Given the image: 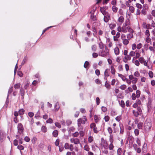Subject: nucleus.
<instances>
[{"mask_svg": "<svg viewBox=\"0 0 155 155\" xmlns=\"http://www.w3.org/2000/svg\"><path fill=\"white\" fill-rule=\"evenodd\" d=\"M117 31L118 32H122L123 33H126L127 31L131 33H133L134 32L133 30L131 27L128 26L127 22L126 21L123 24L121 27L120 26H118L117 28Z\"/></svg>", "mask_w": 155, "mask_h": 155, "instance_id": "nucleus-1", "label": "nucleus"}, {"mask_svg": "<svg viewBox=\"0 0 155 155\" xmlns=\"http://www.w3.org/2000/svg\"><path fill=\"white\" fill-rule=\"evenodd\" d=\"M109 54L108 50L107 47H105V49H102L100 51L99 55L101 56L105 57Z\"/></svg>", "mask_w": 155, "mask_h": 155, "instance_id": "nucleus-2", "label": "nucleus"}, {"mask_svg": "<svg viewBox=\"0 0 155 155\" xmlns=\"http://www.w3.org/2000/svg\"><path fill=\"white\" fill-rule=\"evenodd\" d=\"M101 145L105 149H107L108 147V143L103 138H101Z\"/></svg>", "mask_w": 155, "mask_h": 155, "instance_id": "nucleus-3", "label": "nucleus"}, {"mask_svg": "<svg viewBox=\"0 0 155 155\" xmlns=\"http://www.w3.org/2000/svg\"><path fill=\"white\" fill-rule=\"evenodd\" d=\"M152 127V124L147 121H145L144 125V128L145 130L148 131L150 130Z\"/></svg>", "mask_w": 155, "mask_h": 155, "instance_id": "nucleus-4", "label": "nucleus"}, {"mask_svg": "<svg viewBox=\"0 0 155 155\" xmlns=\"http://www.w3.org/2000/svg\"><path fill=\"white\" fill-rule=\"evenodd\" d=\"M17 129L18 133L19 134H21L23 133L24 129L23 125L21 123H19L18 124Z\"/></svg>", "mask_w": 155, "mask_h": 155, "instance_id": "nucleus-5", "label": "nucleus"}, {"mask_svg": "<svg viewBox=\"0 0 155 155\" xmlns=\"http://www.w3.org/2000/svg\"><path fill=\"white\" fill-rule=\"evenodd\" d=\"M82 123L83 124L82 119L81 118L78 119L77 120V125L78 130H82L83 129V127L81 125Z\"/></svg>", "mask_w": 155, "mask_h": 155, "instance_id": "nucleus-6", "label": "nucleus"}, {"mask_svg": "<svg viewBox=\"0 0 155 155\" xmlns=\"http://www.w3.org/2000/svg\"><path fill=\"white\" fill-rule=\"evenodd\" d=\"M140 62L142 64H143L145 66H147V62L146 61V60H145L144 58L143 57H140L138 59Z\"/></svg>", "mask_w": 155, "mask_h": 155, "instance_id": "nucleus-7", "label": "nucleus"}, {"mask_svg": "<svg viewBox=\"0 0 155 155\" xmlns=\"http://www.w3.org/2000/svg\"><path fill=\"white\" fill-rule=\"evenodd\" d=\"M70 141L71 143H74L76 145L80 143V140L78 138H71L70 139Z\"/></svg>", "mask_w": 155, "mask_h": 155, "instance_id": "nucleus-8", "label": "nucleus"}, {"mask_svg": "<svg viewBox=\"0 0 155 155\" xmlns=\"http://www.w3.org/2000/svg\"><path fill=\"white\" fill-rule=\"evenodd\" d=\"M131 59L129 54H127L123 57V61L124 63H127L128 61H130Z\"/></svg>", "mask_w": 155, "mask_h": 155, "instance_id": "nucleus-9", "label": "nucleus"}, {"mask_svg": "<svg viewBox=\"0 0 155 155\" xmlns=\"http://www.w3.org/2000/svg\"><path fill=\"white\" fill-rule=\"evenodd\" d=\"M142 27L145 29H151V25L150 24H147L145 22H143L142 24Z\"/></svg>", "mask_w": 155, "mask_h": 155, "instance_id": "nucleus-10", "label": "nucleus"}, {"mask_svg": "<svg viewBox=\"0 0 155 155\" xmlns=\"http://www.w3.org/2000/svg\"><path fill=\"white\" fill-rule=\"evenodd\" d=\"M110 69L107 68L104 71V79L106 81L107 80V78L109 76V72H110Z\"/></svg>", "mask_w": 155, "mask_h": 155, "instance_id": "nucleus-11", "label": "nucleus"}, {"mask_svg": "<svg viewBox=\"0 0 155 155\" xmlns=\"http://www.w3.org/2000/svg\"><path fill=\"white\" fill-rule=\"evenodd\" d=\"M96 8L95 6H93L90 8L89 12L91 14H94V12L96 10Z\"/></svg>", "mask_w": 155, "mask_h": 155, "instance_id": "nucleus-12", "label": "nucleus"}, {"mask_svg": "<svg viewBox=\"0 0 155 155\" xmlns=\"http://www.w3.org/2000/svg\"><path fill=\"white\" fill-rule=\"evenodd\" d=\"M147 144L144 143L143 146L142 150V153H145L147 151Z\"/></svg>", "mask_w": 155, "mask_h": 155, "instance_id": "nucleus-13", "label": "nucleus"}, {"mask_svg": "<svg viewBox=\"0 0 155 155\" xmlns=\"http://www.w3.org/2000/svg\"><path fill=\"white\" fill-rule=\"evenodd\" d=\"M110 72L113 75H114L115 74L116 70L113 66H112L110 67Z\"/></svg>", "mask_w": 155, "mask_h": 155, "instance_id": "nucleus-14", "label": "nucleus"}, {"mask_svg": "<svg viewBox=\"0 0 155 155\" xmlns=\"http://www.w3.org/2000/svg\"><path fill=\"white\" fill-rule=\"evenodd\" d=\"M124 18L122 16H120L118 19V21L121 23H122L124 22Z\"/></svg>", "mask_w": 155, "mask_h": 155, "instance_id": "nucleus-15", "label": "nucleus"}, {"mask_svg": "<svg viewBox=\"0 0 155 155\" xmlns=\"http://www.w3.org/2000/svg\"><path fill=\"white\" fill-rule=\"evenodd\" d=\"M108 149L110 150H113L114 147L113 143H110L109 144H108Z\"/></svg>", "mask_w": 155, "mask_h": 155, "instance_id": "nucleus-16", "label": "nucleus"}, {"mask_svg": "<svg viewBox=\"0 0 155 155\" xmlns=\"http://www.w3.org/2000/svg\"><path fill=\"white\" fill-rule=\"evenodd\" d=\"M114 52L116 55H118L120 53V50L118 47L115 48L114 49Z\"/></svg>", "mask_w": 155, "mask_h": 155, "instance_id": "nucleus-17", "label": "nucleus"}, {"mask_svg": "<svg viewBox=\"0 0 155 155\" xmlns=\"http://www.w3.org/2000/svg\"><path fill=\"white\" fill-rule=\"evenodd\" d=\"M84 149L87 151H89L90 150V148L88 144H86L84 147Z\"/></svg>", "mask_w": 155, "mask_h": 155, "instance_id": "nucleus-18", "label": "nucleus"}, {"mask_svg": "<svg viewBox=\"0 0 155 155\" xmlns=\"http://www.w3.org/2000/svg\"><path fill=\"white\" fill-rule=\"evenodd\" d=\"M60 107V105L58 103H56L55 105L54 111L55 112L57 111Z\"/></svg>", "mask_w": 155, "mask_h": 155, "instance_id": "nucleus-19", "label": "nucleus"}, {"mask_svg": "<svg viewBox=\"0 0 155 155\" xmlns=\"http://www.w3.org/2000/svg\"><path fill=\"white\" fill-rule=\"evenodd\" d=\"M116 25L115 23H111L109 24V27L111 29H114L116 26Z\"/></svg>", "mask_w": 155, "mask_h": 155, "instance_id": "nucleus-20", "label": "nucleus"}, {"mask_svg": "<svg viewBox=\"0 0 155 155\" xmlns=\"http://www.w3.org/2000/svg\"><path fill=\"white\" fill-rule=\"evenodd\" d=\"M52 134L54 137H56L58 135V131L57 130H55L53 132Z\"/></svg>", "mask_w": 155, "mask_h": 155, "instance_id": "nucleus-21", "label": "nucleus"}, {"mask_svg": "<svg viewBox=\"0 0 155 155\" xmlns=\"http://www.w3.org/2000/svg\"><path fill=\"white\" fill-rule=\"evenodd\" d=\"M90 18L94 21H96L97 19L96 16L94 14H93V15L92 14H91Z\"/></svg>", "mask_w": 155, "mask_h": 155, "instance_id": "nucleus-22", "label": "nucleus"}, {"mask_svg": "<svg viewBox=\"0 0 155 155\" xmlns=\"http://www.w3.org/2000/svg\"><path fill=\"white\" fill-rule=\"evenodd\" d=\"M133 113L134 115L136 117H137L139 115V113L138 111L135 110H133Z\"/></svg>", "mask_w": 155, "mask_h": 155, "instance_id": "nucleus-23", "label": "nucleus"}, {"mask_svg": "<svg viewBox=\"0 0 155 155\" xmlns=\"http://www.w3.org/2000/svg\"><path fill=\"white\" fill-rule=\"evenodd\" d=\"M129 40L128 39H125L122 40V42L124 45H127L129 43Z\"/></svg>", "mask_w": 155, "mask_h": 155, "instance_id": "nucleus-24", "label": "nucleus"}, {"mask_svg": "<svg viewBox=\"0 0 155 155\" xmlns=\"http://www.w3.org/2000/svg\"><path fill=\"white\" fill-rule=\"evenodd\" d=\"M94 119L96 123H97L100 120L99 117H98V116L96 115L94 116Z\"/></svg>", "mask_w": 155, "mask_h": 155, "instance_id": "nucleus-25", "label": "nucleus"}, {"mask_svg": "<svg viewBox=\"0 0 155 155\" xmlns=\"http://www.w3.org/2000/svg\"><path fill=\"white\" fill-rule=\"evenodd\" d=\"M41 130L44 133H46L47 131V128L45 126H43L41 128Z\"/></svg>", "mask_w": 155, "mask_h": 155, "instance_id": "nucleus-26", "label": "nucleus"}, {"mask_svg": "<svg viewBox=\"0 0 155 155\" xmlns=\"http://www.w3.org/2000/svg\"><path fill=\"white\" fill-rule=\"evenodd\" d=\"M127 39L129 40L131 39V38L133 37V33H130L127 34Z\"/></svg>", "mask_w": 155, "mask_h": 155, "instance_id": "nucleus-27", "label": "nucleus"}, {"mask_svg": "<svg viewBox=\"0 0 155 155\" xmlns=\"http://www.w3.org/2000/svg\"><path fill=\"white\" fill-rule=\"evenodd\" d=\"M91 49L92 51H95L97 49V46L95 45H92L91 47Z\"/></svg>", "mask_w": 155, "mask_h": 155, "instance_id": "nucleus-28", "label": "nucleus"}, {"mask_svg": "<svg viewBox=\"0 0 155 155\" xmlns=\"http://www.w3.org/2000/svg\"><path fill=\"white\" fill-rule=\"evenodd\" d=\"M123 151L121 148H119L117 151V155H121Z\"/></svg>", "mask_w": 155, "mask_h": 155, "instance_id": "nucleus-29", "label": "nucleus"}, {"mask_svg": "<svg viewBox=\"0 0 155 155\" xmlns=\"http://www.w3.org/2000/svg\"><path fill=\"white\" fill-rule=\"evenodd\" d=\"M20 94L21 96L24 97V96L25 95V91L23 88H22L21 87L20 89Z\"/></svg>", "mask_w": 155, "mask_h": 155, "instance_id": "nucleus-30", "label": "nucleus"}, {"mask_svg": "<svg viewBox=\"0 0 155 155\" xmlns=\"http://www.w3.org/2000/svg\"><path fill=\"white\" fill-rule=\"evenodd\" d=\"M120 133L122 134L124 132V127L122 124L120 125Z\"/></svg>", "mask_w": 155, "mask_h": 155, "instance_id": "nucleus-31", "label": "nucleus"}, {"mask_svg": "<svg viewBox=\"0 0 155 155\" xmlns=\"http://www.w3.org/2000/svg\"><path fill=\"white\" fill-rule=\"evenodd\" d=\"M105 86L108 90L110 89L111 88L110 85L107 82V81L105 82Z\"/></svg>", "mask_w": 155, "mask_h": 155, "instance_id": "nucleus-32", "label": "nucleus"}, {"mask_svg": "<svg viewBox=\"0 0 155 155\" xmlns=\"http://www.w3.org/2000/svg\"><path fill=\"white\" fill-rule=\"evenodd\" d=\"M20 84L19 83H18L15 84L14 86V87L15 89H17L20 87Z\"/></svg>", "mask_w": 155, "mask_h": 155, "instance_id": "nucleus-33", "label": "nucleus"}, {"mask_svg": "<svg viewBox=\"0 0 155 155\" xmlns=\"http://www.w3.org/2000/svg\"><path fill=\"white\" fill-rule=\"evenodd\" d=\"M25 112V110L23 109H20L18 111V113L20 115H23Z\"/></svg>", "mask_w": 155, "mask_h": 155, "instance_id": "nucleus-34", "label": "nucleus"}, {"mask_svg": "<svg viewBox=\"0 0 155 155\" xmlns=\"http://www.w3.org/2000/svg\"><path fill=\"white\" fill-rule=\"evenodd\" d=\"M82 120V121L83 122V124H85L86 122L87 121V117L86 116H83V118Z\"/></svg>", "mask_w": 155, "mask_h": 155, "instance_id": "nucleus-35", "label": "nucleus"}, {"mask_svg": "<svg viewBox=\"0 0 155 155\" xmlns=\"http://www.w3.org/2000/svg\"><path fill=\"white\" fill-rule=\"evenodd\" d=\"M100 11L103 15L107 12L106 11L105 8L104 7H101L100 8Z\"/></svg>", "mask_w": 155, "mask_h": 155, "instance_id": "nucleus-36", "label": "nucleus"}, {"mask_svg": "<svg viewBox=\"0 0 155 155\" xmlns=\"http://www.w3.org/2000/svg\"><path fill=\"white\" fill-rule=\"evenodd\" d=\"M140 94V91L138 90H137L136 91V96L137 98H139Z\"/></svg>", "mask_w": 155, "mask_h": 155, "instance_id": "nucleus-37", "label": "nucleus"}, {"mask_svg": "<svg viewBox=\"0 0 155 155\" xmlns=\"http://www.w3.org/2000/svg\"><path fill=\"white\" fill-rule=\"evenodd\" d=\"M148 30L149 29H147L144 32L145 35L146 36V37H150V31Z\"/></svg>", "mask_w": 155, "mask_h": 155, "instance_id": "nucleus-38", "label": "nucleus"}, {"mask_svg": "<svg viewBox=\"0 0 155 155\" xmlns=\"http://www.w3.org/2000/svg\"><path fill=\"white\" fill-rule=\"evenodd\" d=\"M140 53L138 52H136L135 53V57H134L133 58V59L134 58H138V59L139 58H140Z\"/></svg>", "mask_w": 155, "mask_h": 155, "instance_id": "nucleus-39", "label": "nucleus"}, {"mask_svg": "<svg viewBox=\"0 0 155 155\" xmlns=\"http://www.w3.org/2000/svg\"><path fill=\"white\" fill-rule=\"evenodd\" d=\"M110 20V18L104 16V21L105 22L107 23L109 21V20Z\"/></svg>", "mask_w": 155, "mask_h": 155, "instance_id": "nucleus-40", "label": "nucleus"}, {"mask_svg": "<svg viewBox=\"0 0 155 155\" xmlns=\"http://www.w3.org/2000/svg\"><path fill=\"white\" fill-rule=\"evenodd\" d=\"M99 47L100 49H102L104 48V45L103 44V43L101 41L99 43Z\"/></svg>", "mask_w": 155, "mask_h": 155, "instance_id": "nucleus-41", "label": "nucleus"}, {"mask_svg": "<svg viewBox=\"0 0 155 155\" xmlns=\"http://www.w3.org/2000/svg\"><path fill=\"white\" fill-rule=\"evenodd\" d=\"M134 134L136 136H137L139 134V131L138 129H136L134 130Z\"/></svg>", "mask_w": 155, "mask_h": 155, "instance_id": "nucleus-42", "label": "nucleus"}, {"mask_svg": "<svg viewBox=\"0 0 155 155\" xmlns=\"http://www.w3.org/2000/svg\"><path fill=\"white\" fill-rule=\"evenodd\" d=\"M94 140V138L93 137L90 136L88 138V142L89 143H91Z\"/></svg>", "mask_w": 155, "mask_h": 155, "instance_id": "nucleus-43", "label": "nucleus"}, {"mask_svg": "<svg viewBox=\"0 0 155 155\" xmlns=\"http://www.w3.org/2000/svg\"><path fill=\"white\" fill-rule=\"evenodd\" d=\"M122 119V117L121 115H120L117 116L115 118V120L118 122L120 121Z\"/></svg>", "mask_w": 155, "mask_h": 155, "instance_id": "nucleus-44", "label": "nucleus"}, {"mask_svg": "<svg viewBox=\"0 0 155 155\" xmlns=\"http://www.w3.org/2000/svg\"><path fill=\"white\" fill-rule=\"evenodd\" d=\"M129 55L130 57H134L135 54V52L133 51H131L129 53Z\"/></svg>", "mask_w": 155, "mask_h": 155, "instance_id": "nucleus-45", "label": "nucleus"}, {"mask_svg": "<svg viewBox=\"0 0 155 155\" xmlns=\"http://www.w3.org/2000/svg\"><path fill=\"white\" fill-rule=\"evenodd\" d=\"M17 148L20 150L21 153V150H23L24 149V147L21 145H18L17 147Z\"/></svg>", "mask_w": 155, "mask_h": 155, "instance_id": "nucleus-46", "label": "nucleus"}, {"mask_svg": "<svg viewBox=\"0 0 155 155\" xmlns=\"http://www.w3.org/2000/svg\"><path fill=\"white\" fill-rule=\"evenodd\" d=\"M129 9L131 13H133L135 11V8L134 7L132 6H131L129 8Z\"/></svg>", "mask_w": 155, "mask_h": 155, "instance_id": "nucleus-47", "label": "nucleus"}, {"mask_svg": "<svg viewBox=\"0 0 155 155\" xmlns=\"http://www.w3.org/2000/svg\"><path fill=\"white\" fill-rule=\"evenodd\" d=\"M143 46V45L141 43H139L137 45V49L139 50L141 49Z\"/></svg>", "mask_w": 155, "mask_h": 155, "instance_id": "nucleus-48", "label": "nucleus"}, {"mask_svg": "<svg viewBox=\"0 0 155 155\" xmlns=\"http://www.w3.org/2000/svg\"><path fill=\"white\" fill-rule=\"evenodd\" d=\"M149 77L150 78H152L153 76V73L151 71H149L148 72Z\"/></svg>", "mask_w": 155, "mask_h": 155, "instance_id": "nucleus-49", "label": "nucleus"}, {"mask_svg": "<svg viewBox=\"0 0 155 155\" xmlns=\"http://www.w3.org/2000/svg\"><path fill=\"white\" fill-rule=\"evenodd\" d=\"M143 123L141 122L137 124V127L139 129H141L142 128Z\"/></svg>", "mask_w": 155, "mask_h": 155, "instance_id": "nucleus-50", "label": "nucleus"}, {"mask_svg": "<svg viewBox=\"0 0 155 155\" xmlns=\"http://www.w3.org/2000/svg\"><path fill=\"white\" fill-rule=\"evenodd\" d=\"M112 10L115 13L117 12L118 10V8L115 6H113L112 7Z\"/></svg>", "mask_w": 155, "mask_h": 155, "instance_id": "nucleus-51", "label": "nucleus"}, {"mask_svg": "<svg viewBox=\"0 0 155 155\" xmlns=\"http://www.w3.org/2000/svg\"><path fill=\"white\" fill-rule=\"evenodd\" d=\"M79 135V133L78 132H76L72 134V136L74 137H77Z\"/></svg>", "mask_w": 155, "mask_h": 155, "instance_id": "nucleus-52", "label": "nucleus"}, {"mask_svg": "<svg viewBox=\"0 0 155 155\" xmlns=\"http://www.w3.org/2000/svg\"><path fill=\"white\" fill-rule=\"evenodd\" d=\"M136 6L137 8V9H141L142 8V5L140 4L137 3L136 4Z\"/></svg>", "mask_w": 155, "mask_h": 155, "instance_id": "nucleus-53", "label": "nucleus"}, {"mask_svg": "<svg viewBox=\"0 0 155 155\" xmlns=\"http://www.w3.org/2000/svg\"><path fill=\"white\" fill-rule=\"evenodd\" d=\"M69 144L68 143H65L64 145V148L66 150H68L69 148Z\"/></svg>", "mask_w": 155, "mask_h": 155, "instance_id": "nucleus-54", "label": "nucleus"}, {"mask_svg": "<svg viewBox=\"0 0 155 155\" xmlns=\"http://www.w3.org/2000/svg\"><path fill=\"white\" fill-rule=\"evenodd\" d=\"M59 151L60 152H61L62 151L64 150V147H63V145H60L59 146Z\"/></svg>", "mask_w": 155, "mask_h": 155, "instance_id": "nucleus-55", "label": "nucleus"}, {"mask_svg": "<svg viewBox=\"0 0 155 155\" xmlns=\"http://www.w3.org/2000/svg\"><path fill=\"white\" fill-rule=\"evenodd\" d=\"M132 49L133 50H134L136 49V48H137V45L136 44L134 43L133 44H132Z\"/></svg>", "mask_w": 155, "mask_h": 155, "instance_id": "nucleus-56", "label": "nucleus"}, {"mask_svg": "<svg viewBox=\"0 0 155 155\" xmlns=\"http://www.w3.org/2000/svg\"><path fill=\"white\" fill-rule=\"evenodd\" d=\"M103 15H104V16L106 17L111 18L110 15L108 12H107Z\"/></svg>", "mask_w": 155, "mask_h": 155, "instance_id": "nucleus-57", "label": "nucleus"}, {"mask_svg": "<svg viewBox=\"0 0 155 155\" xmlns=\"http://www.w3.org/2000/svg\"><path fill=\"white\" fill-rule=\"evenodd\" d=\"M109 141L110 143H113L114 142V140L113 136L112 135H110V136Z\"/></svg>", "mask_w": 155, "mask_h": 155, "instance_id": "nucleus-58", "label": "nucleus"}, {"mask_svg": "<svg viewBox=\"0 0 155 155\" xmlns=\"http://www.w3.org/2000/svg\"><path fill=\"white\" fill-rule=\"evenodd\" d=\"M120 88L122 90H125L127 87V86L125 84H123L120 87Z\"/></svg>", "mask_w": 155, "mask_h": 155, "instance_id": "nucleus-59", "label": "nucleus"}, {"mask_svg": "<svg viewBox=\"0 0 155 155\" xmlns=\"http://www.w3.org/2000/svg\"><path fill=\"white\" fill-rule=\"evenodd\" d=\"M107 130L109 133L110 135H112L111 134L113 132V130L110 127H109L107 128Z\"/></svg>", "mask_w": 155, "mask_h": 155, "instance_id": "nucleus-60", "label": "nucleus"}, {"mask_svg": "<svg viewBox=\"0 0 155 155\" xmlns=\"http://www.w3.org/2000/svg\"><path fill=\"white\" fill-rule=\"evenodd\" d=\"M120 106L123 108H124L125 107V104L124 101L123 100H121L120 103Z\"/></svg>", "mask_w": 155, "mask_h": 155, "instance_id": "nucleus-61", "label": "nucleus"}, {"mask_svg": "<svg viewBox=\"0 0 155 155\" xmlns=\"http://www.w3.org/2000/svg\"><path fill=\"white\" fill-rule=\"evenodd\" d=\"M131 98L133 100H136L137 97L136 96V94L135 93H133L132 94Z\"/></svg>", "mask_w": 155, "mask_h": 155, "instance_id": "nucleus-62", "label": "nucleus"}, {"mask_svg": "<svg viewBox=\"0 0 155 155\" xmlns=\"http://www.w3.org/2000/svg\"><path fill=\"white\" fill-rule=\"evenodd\" d=\"M53 120L52 119L50 118L48 119L46 121V122L47 123H49V124H51L53 123Z\"/></svg>", "mask_w": 155, "mask_h": 155, "instance_id": "nucleus-63", "label": "nucleus"}, {"mask_svg": "<svg viewBox=\"0 0 155 155\" xmlns=\"http://www.w3.org/2000/svg\"><path fill=\"white\" fill-rule=\"evenodd\" d=\"M110 119V117L108 115L105 116L104 117V120L106 122H107L109 121Z\"/></svg>", "mask_w": 155, "mask_h": 155, "instance_id": "nucleus-64", "label": "nucleus"}]
</instances>
